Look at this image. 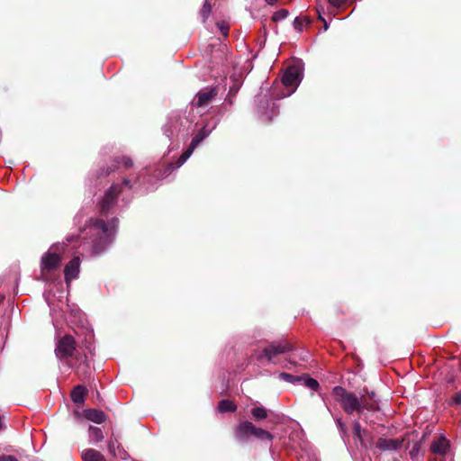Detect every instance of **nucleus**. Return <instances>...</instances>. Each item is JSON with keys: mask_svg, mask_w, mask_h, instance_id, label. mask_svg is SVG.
<instances>
[{"mask_svg": "<svg viewBox=\"0 0 461 461\" xmlns=\"http://www.w3.org/2000/svg\"><path fill=\"white\" fill-rule=\"evenodd\" d=\"M86 393L87 389L82 384H77L73 388L70 397L75 403L81 404L84 403Z\"/></svg>", "mask_w": 461, "mask_h": 461, "instance_id": "16", "label": "nucleus"}, {"mask_svg": "<svg viewBox=\"0 0 461 461\" xmlns=\"http://www.w3.org/2000/svg\"><path fill=\"white\" fill-rule=\"evenodd\" d=\"M332 395L335 401L340 403L342 410L347 414H353L354 412L361 414L365 408H372L371 403L362 402L360 396L358 397L355 393L347 391L342 386H335L332 389Z\"/></svg>", "mask_w": 461, "mask_h": 461, "instance_id": "2", "label": "nucleus"}, {"mask_svg": "<svg viewBox=\"0 0 461 461\" xmlns=\"http://www.w3.org/2000/svg\"><path fill=\"white\" fill-rule=\"evenodd\" d=\"M0 461H19L14 456L12 455H1Z\"/></svg>", "mask_w": 461, "mask_h": 461, "instance_id": "34", "label": "nucleus"}, {"mask_svg": "<svg viewBox=\"0 0 461 461\" xmlns=\"http://www.w3.org/2000/svg\"><path fill=\"white\" fill-rule=\"evenodd\" d=\"M112 162L120 167L122 164L126 169H130L133 167V161L130 157L122 156V157H116L112 159Z\"/></svg>", "mask_w": 461, "mask_h": 461, "instance_id": "22", "label": "nucleus"}, {"mask_svg": "<svg viewBox=\"0 0 461 461\" xmlns=\"http://www.w3.org/2000/svg\"><path fill=\"white\" fill-rule=\"evenodd\" d=\"M80 267L79 257H74L65 267L64 275L65 281L69 284L72 279L78 276Z\"/></svg>", "mask_w": 461, "mask_h": 461, "instance_id": "12", "label": "nucleus"}, {"mask_svg": "<svg viewBox=\"0 0 461 461\" xmlns=\"http://www.w3.org/2000/svg\"><path fill=\"white\" fill-rule=\"evenodd\" d=\"M211 131L206 129V126L203 127L198 131V132L193 137L189 147L194 150L198 147V145L210 135Z\"/></svg>", "mask_w": 461, "mask_h": 461, "instance_id": "18", "label": "nucleus"}, {"mask_svg": "<svg viewBox=\"0 0 461 461\" xmlns=\"http://www.w3.org/2000/svg\"><path fill=\"white\" fill-rule=\"evenodd\" d=\"M77 342L73 336L66 334L59 338L56 344L55 355L60 360L75 358L77 354Z\"/></svg>", "mask_w": 461, "mask_h": 461, "instance_id": "5", "label": "nucleus"}, {"mask_svg": "<svg viewBox=\"0 0 461 461\" xmlns=\"http://www.w3.org/2000/svg\"><path fill=\"white\" fill-rule=\"evenodd\" d=\"M279 378L292 384L303 381V376H295L288 373H280Z\"/></svg>", "mask_w": 461, "mask_h": 461, "instance_id": "27", "label": "nucleus"}, {"mask_svg": "<svg viewBox=\"0 0 461 461\" xmlns=\"http://www.w3.org/2000/svg\"><path fill=\"white\" fill-rule=\"evenodd\" d=\"M404 438H379L375 442V447L381 452L394 451L402 447Z\"/></svg>", "mask_w": 461, "mask_h": 461, "instance_id": "11", "label": "nucleus"}, {"mask_svg": "<svg viewBox=\"0 0 461 461\" xmlns=\"http://www.w3.org/2000/svg\"><path fill=\"white\" fill-rule=\"evenodd\" d=\"M449 449V442L445 437H439L433 440L430 445V451L433 454L445 456Z\"/></svg>", "mask_w": 461, "mask_h": 461, "instance_id": "13", "label": "nucleus"}, {"mask_svg": "<svg viewBox=\"0 0 461 461\" xmlns=\"http://www.w3.org/2000/svg\"><path fill=\"white\" fill-rule=\"evenodd\" d=\"M324 28H325V30L328 28V25H327V23H325V24H324Z\"/></svg>", "mask_w": 461, "mask_h": 461, "instance_id": "42", "label": "nucleus"}, {"mask_svg": "<svg viewBox=\"0 0 461 461\" xmlns=\"http://www.w3.org/2000/svg\"><path fill=\"white\" fill-rule=\"evenodd\" d=\"M219 86H211L200 90L196 94V102L194 104L197 107H204L209 104L218 95Z\"/></svg>", "mask_w": 461, "mask_h": 461, "instance_id": "9", "label": "nucleus"}, {"mask_svg": "<svg viewBox=\"0 0 461 461\" xmlns=\"http://www.w3.org/2000/svg\"><path fill=\"white\" fill-rule=\"evenodd\" d=\"M360 398L362 402H366L372 405V408H365V410L375 411L379 409L378 402L376 401V393L374 391H368V389L365 387L362 390Z\"/></svg>", "mask_w": 461, "mask_h": 461, "instance_id": "14", "label": "nucleus"}, {"mask_svg": "<svg viewBox=\"0 0 461 461\" xmlns=\"http://www.w3.org/2000/svg\"><path fill=\"white\" fill-rule=\"evenodd\" d=\"M288 14H289L288 10L280 9V10L276 11V13H274V14L272 16V21L276 23L278 21L284 20L288 16Z\"/></svg>", "mask_w": 461, "mask_h": 461, "instance_id": "29", "label": "nucleus"}, {"mask_svg": "<svg viewBox=\"0 0 461 461\" xmlns=\"http://www.w3.org/2000/svg\"><path fill=\"white\" fill-rule=\"evenodd\" d=\"M452 401L455 404L460 405L461 404V392L454 394Z\"/></svg>", "mask_w": 461, "mask_h": 461, "instance_id": "35", "label": "nucleus"}, {"mask_svg": "<svg viewBox=\"0 0 461 461\" xmlns=\"http://www.w3.org/2000/svg\"><path fill=\"white\" fill-rule=\"evenodd\" d=\"M118 169L117 164L114 165L113 162L110 166H105L101 167L96 172V177L97 178H105L107 177L111 173L116 171Z\"/></svg>", "mask_w": 461, "mask_h": 461, "instance_id": "21", "label": "nucleus"}, {"mask_svg": "<svg viewBox=\"0 0 461 461\" xmlns=\"http://www.w3.org/2000/svg\"><path fill=\"white\" fill-rule=\"evenodd\" d=\"M85 418L88 420H91L95 423L101 424L106 420V414L97 409H87L84 411Z\"/></svg>", "mask_w": 461, "mask_h": 461, "instance_id": "15", "label": "nucleus"}, {"mask_svg": "<svg viewBox=\"0 0 461 461\" xmlns=\"http://www.w3.org/2000/svg\"><path fill=\"white\" fill-rule=\"evenodd\" d=\"M212 13V5L208 0H205L202 9L200 10V15L202 17L203 23H205L207 19L209 18L210 14Z\"/></svg>", "mask_w": 461, "mask_h": 461, "instance_id": "24", "label": "nucleus"}, {"mask_svg": "<svg viewBox=\"0 0 461 461\" xmlns=\"http://www.w3.org/2000/svg\"><path fill=\"white\" fill-rule=\"evenodd\" d=\"M278 0H266V2L270 5H274Z\"/></svg>", "mask_w": 461, "mask_h": 461, "instance_id": "39", "label": "nucleus"}, {"mask_svg": "<svg viewBox=\"0 0 461 461\" xmlns=\"http://www.w3.org/2000/svg\"><path fill=\"white\" fill-rule=\"evenodd\" d=\"M122 184H123L124 185L128 186L129 188H131V184H130V180H129V179L124 178V179L122 180Z\"/></svg>", "mask_w": 461, "mask_h": 461, "instance_id": "38", "label": "nucleus"}, {"mask_svg": "<svg viewBox=\"0 0 461 461\" xmlns=\"http://www.w3.org/2000/svg\"><path fill=\"white\" fill-rule=\"evenodd\" d=\"M354 437L362 440V435H361V426L358 421H356L354 423V429H353Z\"/></svg>", "mask_w": 461, "mask_h": 461, "instance_id": "31", "label": "nucleus"}, {"mask_svg": "<svg viewBox=\"0 0 461 461\" xmlns=\"http://www.w3.org/2000/svg\"><path fill=\"white\" fill-rule=\"evenodd\" d=\"M218 410L221 412H234L237 410V405L230 400H221L219 402Z\"/></svg>", "mask_w": 461, "mask_h": 461, "instance_id": "20", "label": "nucleus"}, {"mask_svg": "<svg viewBox=\"0 0 461 461\" xmlns=\"http://www.w3.org/2000/svg\"><path fill=\"white\" fill-rule=\"evenodd\" d=\"M115 444L114 442L111 439L108 443V448H109V451L110 453H112L113 455H115Z\"/></svg>", "mask_w": 461, "mask_h": 461, "instance_id": "36", "label": "nucleus"}, {"mask_svg": "<svg viewBox=\"0 0 461 461\" xmlns=\"http://www.w3.org/2000/svg\"><path fill=\"white\" fill-rule=\"evenodd\" d=\"M294 349V345L287 339L273 341L262 349L261 353L257 357V359L261 361L267 358L268 362H272L275 357Z\"/></svg>", "mask_w": 461, "mask_h": 461, "instance_id": "4", "label": "nucleus"}, {"mask_svg": "<svg viewBox=\"0 0 461 461\" xmlns=\"http://www.w3.org/2000/svg\"><path fill=\"white\" fill-rule=\"evenodd\" d=\"M328 2L330 4V5L339 8L345 5H347L349 0H328Z\"/></svg>", "mask_w": 461, "mask_h": 461, "instance_id": "32", "label": "nucleus"}, {"mask_svg": "<svg viewBox=\"0 0 461 461\" xmlns=\"http://www.w3.org/2000/svg\"><path fill=\"white\" fill-rule=\"evenodd\" d=\"M302 382H303V384L306 387H308V388H310V389H312L313 391H317L319 389V387H320V384H319L318 381L313 379V378H311L309 376H303V381Z\"/></svg>", "mask_w": 461, "mask_h": 461, "instance_id": "28", "label": "nucleus"}, {"mask_svg": "<svg viewBox=\"0 0 461 461\" xmlns=\"http://www.w3.org/2000/svg\"><path fill=\"white\" fill-rule=\"evenodd\" d=\"M251 415L255 421H261L267 418L268 412L265 407L259 406L251 409Z\"/></svg>", "mask_w": 461, "mask_h": 461, "instance_id": "19", "label": "nucleus"}, {"mask_svg": "<svg viewBox=\"0 0 461 461\" xmlns=\"http://www.w3.org/2000/svg\"><path fill=\"white\" fill-rule=\"evenodd\" d=\"M337 423L341 430H345V424L341 421V420H338Z\"/></svg>", "mask_w": 461, "mask_h": 461, "instance_id": "37", "label": "nucleus"}, {"mask_svg": "<svg viewBox=\"0 0 461 461\" xmlns=\"http://www.w3.org/2000/svg\"><path fill=\"white\" fill-rule=\"evenodd\" d=\"M89 437L91 440L94 441L95 443L101 442L104 438L102 429L98 427L89 426Z\"/></svg>", "mask_w": 461, "mask_h": 461, "instance_id": "23", "label": "nucleus"}, {"mask_svg": "<svg viewBox=\"0 0 461 461\" xmlns=\"http://www.w3.org/2000/svg\"><path fill=\"white\" fill-rule=\"evenodd\" d=\"M236 439L240 442H247L250 437H254L260 440H267L271 442L274 436L267 430L256 427L249 420L240 422L233 430Z\"/></svg>", "mask_w": 461, "mask_h": 461, "instance_id": "3", "label": "nucleus"}, {"mask_svg": "<svg viewBox=\"0 0 461 461\" xmlns=\"http://www.w3.org/2000/svg\"><path fill=\"white\" fill-rule=\"evenodd\" d=\"M76 366L75 372L81 380H85L89 377L90 375V365L88 362L87 356L82 353H77L75 356Z\"/></svg>", "mask_w": 461, "mask_h": 461, "instance_id": "10", "label": "nucleus"}, {"mask_svg": "<svg viewBox=\"0 0 461 461\" xmlns=\"http://www.w3.org/2000/svg\"><path fill=\"white\" fill-rule=\"evenodd\" d=\"M61 262V258L59 255L52 252H46L41 257V274L44 275L46 271H53L57 269Z\"/></svg>", "mask_w": 461, "mask_h": 461, "instance_id": "8", "label": "nucleus"}, {"mask_svg": "<svg viewBox=\"0 0 461 461\" xmlns=\"http://www.w3.org/2000/svg\"><path fill=\"white\" fill-rule=\"evenodd\" d=\"M420 448V443L416 442L410 451V456L411 458H414L418 455Z\"/></svg>", "mask_w": 461, "mask_h": 461, "instance_id": "33", "label": "nucleus"}, {"mask_svg": "<svg viewBox=\"0 0 461 461\" xmlns=\"http://www.w3.org/2000/svg\"><path fill=\"white\" fill-rule=\"evenodd\" d=\"M312 21L307 17H296L294 21V27L295 30L301 32L304 25H310Z\"/></svg>", "mask_w": 461, "mask_h": 461, "instance_id": "25", "label": "nucleus"}, {"mask_svg": "<svg viewBox=\"0 0 461 461\" xmlns=\"http://www.w3.org/2000/svg\"><path fill=\"white\" fill-rule=\"evenodd\" d=\"M216 25L219 28L221 33L224 37H227L228 34H229V30H230V25L228 24V23H226V22H220V23H217Z\"/></svg>", "mask_w": 461, "mask_h": 461, "instance_id": "30", "label": "nucleus"}, {"mask_svg": "<svg viewBox=\"0 0 461 461\" xmlns=\"http://www.w3.org/2000/svg\"><path fill=\"white\" fill-rule=\"evenodd\" d=\"M121 192V185L119 184H113L104 193V195L100 202V213L102 216H106L110 209L116 204L117 197Z\"/></svg>", "mask_w": 461, "mask_h": 461, "instance_id": "6", "label": "nucleus"}, {"mask_svg": "<svg viewBox=\"0 0 461 461\" xmlns=\"http://www.w3.org/2000/svg\"><path fill=\"white\" fill-rule=\"evenodd\" d=\"M118 227L119 220L116 217L111 219L108 222L102 219L91 218L87 221L81 232H86V236L83 237L84 239L89 236L93 253L99 254L113 242Z\"/></svg>", "mask_w": 461, "mask_h": 461, "instance_id": "1", "label": "nucleus"}, {"mask_svg": "<svg viewBox=\"0 0 461 461\" xmlns=\"http://www.w3.org/2000/svg\"><path fill=\"white\" fill-rule=\"evenodd\" d=\"M81 457L83 461H106L104 455L94 448L84 449Z\"/></svg>", "mask_w": 461, "mask_h": 461, "instance_id": "17", "label": "nucleus"}, {"mask_svg": "<svg viewBox=\"0 0 461 461\" xmlns=\"http://www.w3.org/2000/svg\"><path fill=\"white\" fill-rule=\"evenodd\" d=\"M336 312H337V313H340V314H345V312H344V311H342V310H340V309H337V310H336Z\"/></svg>", "mask_w": 461, "mask_h": 461, "instance_id": "40", "label": "nucleus"}, {"mask_svg": "<svg viewBox=\"0 0 461 461\" xmlns=\"http://www.w3.org/2000/svg\"><path fill=\"white\" fill-rule=\"evenodd\" d=\"M4 425H3V420H2V417L0 416V430L3 429Z\"/></svg>", "mask_w": 461, "mask_h": 461, "instance_id": "41", "label": "nucleus"}, {"mask_svg": "<svg viewBox=\"0 0 461 461\" xmlns=\"http://www.w3.org/2000/svg\"><path fill=\"white\" fill-rule=\"evenodd\" d=\"M303 78L302 69L297 65L288 66L282 77V83L286 87H291L289 94L293 93Z\"/></svg>", "mask_w": 461, "mask_h": 461, "instance_id": "7", "label": "nucleus"}, {"mask_svg": "<svg viewBox=\"0 0 461 461\" xmlns=\"http://www.w3.org/2000/svg\"><path fill=\"white\" fill-rule=\"evenodd\" d=\"M289 362H290L291 364H294V361H293V360H291V359H289Z\"/></svg>", "mask_w": 461, "mask_h": 461, "instance_id": "43", "label": "nucleus"}, {"mask_svg": "<svg viewBox=\"0 0 461 461\" xmlns=\"http://www.w3.org/2000/svg\"><path fill=\"white\" fill-rule=\"evenodd\" d=\"M194 151V150L188 146V148L181 154V156L176 161V167H181L190 158Z\"/></svg>", "mask_w": 461, "mask_h": 461, "instance_id": "26", "label": "nucleus"}, {"mask_svg": "<svg viewBox=\"0 0 461 461\" xmlns=\"http://www.w3.org/2000/svg\"><path fill=\"white\" fill-rule=\"evenodd\" d=\"M393 461H400V460H399V459H397V458H393Z\"/></svg>", "mask_w": 461, "mask_h": 461, "instance_id": "44", "label": "nucleus"}]
</instances>
